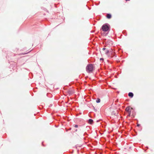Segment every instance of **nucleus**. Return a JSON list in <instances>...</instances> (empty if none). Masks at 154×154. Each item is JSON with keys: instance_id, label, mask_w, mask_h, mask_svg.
<instances>
[{"instance_id": "obj_10", "label": "nucleus", "mask_w": 154, "mask_h": 154, "mask_svg": "<svg viewBox=\"0 0 154 154\" xmlns=\"http://www.w3.org/2000/svg\"><path fill=\"white\" fill-rule=\"evenodd\" d=\"M93 120L91 119H89V120H88V123L90 124H92V123L93 122Z\"/></svg>"}, {"instance_id": "obj_6", "label": "nucleus", "mask_w": 154, "mask_h": 154, "mask_svg": "<svg viewBox=\"0 0 154 154\" xmlns=\"http://www.w3.org/2000/svg\"><path fill=\"white\" fill-rule=\"evenodd\" d=\"M67 92L69 95L72 94L74 93V91L72 89H70L68 90Z\"/></svg>"}, {"instance_id": "obj_14", "label": "nucleus", "mask_w": 154, "mask_h": 154, "mask_svg": "<svg viewBox=\"0 0 154 154\" xmlns=\"http://www.w3.org/2000/svg\"><path fill=\"white\" fill-rule=\"evenodd\" d=\"M100 60H103V59H102V58H100Z\"/></svg>"}, {"instance_id": "obj_1", "label": "nucleus", "mask_w": 154, "mask_h": 154, "mask_svg": "<svg viewBox=\"0 0 154 154\" xmlns=\"http://www.w3.org/2000/svg\"><path fill=\"white\" fill-rule=\"evenodd\" d=\"M94 66L92 64L88 65L86 67V71L88 73L92 72L94 69Z\"/></svg>"}, {"instance_id": "obj_7", "label": "nucleus", "mask_w": 154, "mask_h": 154, "mask_svg": "<svg viewBox=\"0 0 154 154\" xmlns=\"http://www.w3.org/2000/svg\"><path fill=\"white\" fill-rule=\"evenodd\" d=\"M109 54H110H110H111L112 55H113L115 52L113 51V50L112 49H110L109 50Z\"/></svg>"}, {"instance_id": "obj_9", "label": "nucleus", "mask_w": 154, "mask_h": 154, "mask_svg": "<svg viewBox=\"0 0 154 154\" xmlns=\"http://www.w3.org/2000/svg\"><path fill=\"white\" fill-rule=\"evenodd\" d=\"M128 96L131 97H132L133 96V94L131 92H130L128 94Z\"/></svg>"}, {"instance_id": "obj_13", "label": "nucleus", "mask_w": 154, "mask_h": 154, "mask_svg": "<svg viewBox=\"0 0 154 154\" xmlns=\"http://www.w3.org/2000/svg\"><path fill=\"white\" fill-rule=\"evenodd\" d=\"M115 114H116V113H113V115H115Z\"/></svg>"}, {"instance_id": "obj_5", "label": "nucleus", "mask_w": 154, "mask_h": 154, "mask_svg": "<svg viewBox=\"0 0 154 154\" xmlns=\"http://www.w3.org/2000/svg\"><path fill=\"white\" fill-rule=\"evenodd\" d=\"M132 108H130L129 107H127L125 109V111L128 113V116H130L131 113V110L132 109Z\"/></svg>"}, {"instance_id": "obj_2", "label": "nucleus", "mask_w": 154, "mask_h": 154, "mask_svg": "<svg viewBox=\"0 0 154 154\" xmlns=\"http://www.w3.org/2000/svg\"><path fill=\"white\" fill-rule=\"evenodd\" d=\"M103 50L104 51L103 52V54H106L107 56L108 57H110V54H109V51L108 49L103 48Z\"/></svg>"}, {"instance_id": "obj_8", "label": "nucleus", "mask_w": 154, "mask_h": 154, "mask_svg": "<svg viewBox=\"0 0 154 154\" xmlns=\"http://www.w3.org/2000/svg\"><path fill=\"white\" fill-rule=\"evenodd\" d=\"M106 17L108 19H110L111 17V15L110 14H107Z\"/></svg>"}, {"instance_id": "obj_3", "label": "nucleus", "mask_w": 154, "mask_h": 154, "mask_svg": "<svg viewBox=\"0 0 154 154\" xmlns=\"http://www.w3.org/2000/svg\"><path fill=\"white\" fill-rule=\"evenodd\" d=\"M78 131L77 129L75 130V132H74L72 134L73 137V138L75 139H79V136L78 134L76 132Z\"/></svg>"}, {"instance_id": "obj_4", "label": "nucleus", "mask_w": 154, "mask_h": 154, "mask_svg": "<svg viewBox=\"0 0 154 154\" xmlns=\"http://www.w3.org/2000/svg\"><path fill=\"white\" fill-rule=\"evenodd\" d=\"M109 29V27L107 25L104 24L102 26V29L104 31L106 32Z\"/></svg>"}, {"instance_id": "obj_12", "label": "nucleus", "mask_w": 154, "mask_h": 154, "mask_svg": "<svg viewBox=\"0 0 154 154\" xmlns=\"http://www.w3.org/2000/svg\"><path fill=\"white\" fill-rule=\"evenodd\" d=\"M74 127H75V128H78V125H75Z\"/></svg>"}, {"instance_id": "obj_11", "label": "nucleus", "mask_w": 154, "mask_h": 154, "mask_svg": "<svg viewBox=\"0 0 154 154\" xmlns=\"http://www.w3.org/2000/svg\"><path fill=\"white\" fill-rule=\"evenodd\" d=\"M100 101V99L98 98L97 100H96V102L97 103H99Z\"/></svg>"}, {"instance_id": "obj_15", "label": "nucleus", "mask_w": 154, "mask_h": 154, "mask_svg": "<svg viewBox=\"0 0 154 154\" xmlns=\"http://www.w3.org/2000/svg\"><path fill=\"white\" fill-rule=\"evenodd\" d=\"M140 125H137V126H139Z\"/></svg>"}]
</instances>
